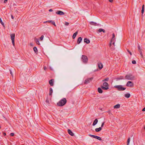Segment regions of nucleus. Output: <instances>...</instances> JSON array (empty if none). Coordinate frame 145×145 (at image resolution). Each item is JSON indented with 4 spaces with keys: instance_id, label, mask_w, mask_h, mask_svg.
<instances>
[{
    "instance_id": "nucleus-1",
    "label": "nucleus",
    "mask_w": 145,
    "mask_h": 145,
    "mask_svg": "<svg viewBox=\"0 0 145 145\" xmlns=\"http://www.w3.org/2000/svg\"><path fill=\"white\" fill-rule=\"evenodd\" d=\"M115 35L114 33H113L112 34V38L110 42V46L111 47L112 49V50H113L114 49V47H113L112 46L111 47V45L112 44L114 45V44L115 40Z\"/></svg>"
},
{
    "instance_id": "nucleus-2",
    "label": "nucleus",
    "mask_w": 145,
    "mask_h": 145,
    "mask_svg": "<svg viewBox=\"0 0 145 145\" xmlns=\"http://www.w3.org/2000/svg\"><path fill=\"white\" fill-rule=\"evenodd\" d=\"M66 103V99L65 98H63L57 103V105L59 106H62L65 105Z\"/></svg>"
},
{
    "instance_id": "nucleus-3",
    "label": "nucleus",
    "mask_w": 145,
    "mask_h": 145,
    "mask_svg": "<svg viewBox=\"0 0 145 145\" xmlns=\"http://www.w3.org/2000/svg\"><path fill=\"white\" fill-rule=\"evenodd\" d=\"M109 85L106 82H105L103 83V86H101V88L102 89L105 90H107L109 89Z\"/></svg>"
},
{
    "instance_id": "nucleus-4",
    "label": "nucleus",
    "mask_w": 145,
    "mask_h": 145,
    "mask_svg": "<svg viewBox=\"0 0 145 145\" xmlns=\"http://www.w3.org/2000/svg\"><path fill=\"white\" fill-rule=\"evenodd\" d=\"M114 88L117 89L118 91H122L125 90L126 88L123 87L122 85H117L114 86Z\"/></svg>"
},
{
    "instance_id": "nucleus-5",
    "label": "nucleus",
    "mask_w": 145,
    "mask_h": 145,
    "mask_svg": "<svg viewBox=\"0 0 145 145\" xmlns=\"http://www.w3.org/2000/svg\"><path fill=\"white\" fill-rule=\"evenodd\" d=\"M135 78V76H133L131 74H130L126 75L125 78V79L128 80H133Z\"/></svg>"
},
{
    "instance_id": "nucleus-6",
    "label": "nucleus",
    "mask_w": 145,
    "mask_h": 145,
    "mask_svg": "<svg viewBox=\"0 0 145 145\" xmlns=\"http://www.w3.org/2000/svg\"><path fill=\"white\" fill-rule=\"evenodd\" d=\"M81 60L84 63H86L88 61V58L86 56L83 55L81 57Z\"/></svg>"
},
{
    "instance_id": "nucleus-7",
    "label": "nucleus",
    "mask_w": 145,
    "mask_h": 145,
    "mask_svg": "<svg viewBox=\"0 0 145 145\" xmlns=\"http://www.w3.org/2000/svg\"><path fill=\"white\" fill-rule=\"evenodd\" d=\"M93 79V77H91L86 79L84 81V84H87L90 82Z\"/></svg>"
},
{
    "instance_id": "nucleus-8",
    "label": "nucleus",
    "mask_w": 145,
    "mask_h": 145,
    "mask_svg": "<svg viewBox=\"0 0 145 145\" xmlns=\"http://www.w3.org/2000/svg\"><path fill=\"white\" fill-rule=\"evenodd\" d=\"M15 34L13 33L10 35V37L12 41V42L13 45L14 46V38H15Z\"/></svg>"
},
{
    "instance_id": "nucleus-9",
    "label": "nucleus",
    "mask_w": 145,
    "mask_h": 145,
    "mask_svg": "<svg viewBox=\"0 0 145 145\" xmlns=\"http://www.w3.org/2000/svg\"><path fill=\"white\" fill-rule=\"evenodd\" d=\"M126 85L128 87H132L133 85L132 82L128 81Z\"/></svg>"
},
{
    "instance_id": "nucleus-10",
    "label": "nucleus",
    "mask_w": 145,
    "mask_h": 145,
    "mask_svg": "<svg viewBox=\"0 0 145 145\" xmlns=\"http://www.w3.org/2000/svg\"><path fill=\"white\" fill-rule=\"evenodd\" d=\"M56 13L58 15H62L64 14V13L60 10H58L56 12Z\"/></svg>"
},
{
    "instance_id": "nucleus-11",
    "label": "nucleus",
    "mask_w": 145,
    "mask_h": 145,
    "mask_svg": "<svg viewBox=\"0 0 145 145\" xmlns=\"http://www.w3.org/2000/svg\"><path fill=\"white\" fill-rule=\"evenodd\" d=\"M54 79H52L49 81V83L50 85L51 86H53L54 85Z\"/></svg>"
},
{
    "instance_id": "nucleus-12",
    "label": "nucleus",
    "mask_w": 145,
    "mask_h": 145,
    "mask_svg": "<svg viewBox=\"0 0 145 145\" xmlns=\"http://www.w3.org/2000/svg\"><path fill=\"white\" fill-rule=\"evenodd\" d=\"M138 51L139 52L140 55H141V56L142 57L143 55L142 54V49H141L139 45H138Z\"/></svg>"
},
{
    "instance_id": "nucleus-13",
    "label": "nucleus",
    "mask_w": 145,
    "mask_h": 145,
    "mask_svg": "<svg viewBox=\"0 0 145 145\" xmlns=\"http://www.w3.org/2000/svg\"><path fill=\"white\" fill-rule=\"evenodd\" d=\"M98 65L99 68V69H101L103 68V65L101 63H98Z\"/></svg>"
},
{
    "instance_id": "nucleus-14",
    "label": "nucleus",
    "mask_w": 145,
    "mask_h": 145,
    "mask_svg": "<svg viewBox=\"0 0 145 145\" xmlns=\"http://www.w3.org/2000/svg\"><path fill=\"white\" fill-rule=\"evenodd\" d=\"M68 132L69 134L71 136H73L74 135V133L70 130L68 129Z\"/></svg>"
},
{
    "instance_id": "nucleus-15",
    "label": "nucleus",
    "mask_w": 145,
    "mask_h": 145,
    "mask_svg": "<svg viewBox=\"0 0 145 145\" xmlns=\"http://www.w3.org/2000/svg\"><path fill=\"white\" fill-rule=\"evenodd\" d=\"M98 121V120L97 119H95L93 123L92 124V125L93 126H94L95 125H96Z\"/></svg>"
},
{
    "instance_id": "nucleus-16",
    "label": "nucleus",
    "mask_w": 145,
    "mask_h": 145,
    "mask_svg": "<svg viewBox=\"0 0 145 145\" xmlns=\"http://www.w3.org/2000/svg\"><path fill=\"white\" fill-rule=\"evenodd\" d=\"M84 42L87 44H89L90 43V40L87 38H85L84 39Z\"/></svg>"
},
{
    "instance_id": "nucleus-17",
    "label": "nucleus",
    "mask_w": 145,
    "mask_h": 145,
    "mask_svg": "<svg viewBox=\"0 0 145 145\" xmlns=\"http://www.w3.org/2000/svg\"><path fill=\"white\" fill-rule=\"evenodd\" d=\"M82 39L81 37H79L78 38L77 40V43L78 44H79L82 40Z\"/></svg>"
},
{
    "instance_id": "nucleus-18",
    "label": "nucleus",
    "mask_w": 145,
    "mask_h": 145,
    "mask_svg": "<svg viewBox=\"0 0 145 145\" xmlns=\"http://www.w3.org/2000/svg\"><path fill=\"white\" fill-rule=\"evenodd\" d=\"M90 24L91 25H93L94 26H96L97 25L96 23L93 22H90Z\"/></svg>"
},
{
    "instance_id": "nucleus-19",
    "label": "nucleus",
    "mask_w": 145,
    "mask_h": 145,
    "mask_svg": "<svg viewBox=\"0 0 145 145\" xmlns=\"http://www.w3.org/2000/svg\"><path fill=\"white\" fill-rule=\"evenodd\" d=\"M78 33V31H77L73 34V35H72V38L73 39H75Z\"/></svg>"
},
{
    "instance_id": "nucleus-20",
    "label": "nucleus",
    "mask_w": 145,
    "mask_h": 145,
    "mask_svg": "<svg viewBox=\"0 0 145 145\" xmlns=\"http://www.w3.org/2000/svg\"><path fill=\"white\" fill-rule=\"evenodd\" d=\"M102 88H98V92L99 93H101L103 92V91L102 90Z\"/></svg>"
},
{
    "instance_id": "nucleus-21",
    "label": "nucleus",
    "mask_w": 145,
    "mask_h": 145,
    "mask_svg": "<svg viewBox=\"0 0 145 145\" xmlns=\"http://www.w3.org/2000/svg\"><path fill=\"white\" fill-rule=\"evenodd\" d=\"M102 128L101 127H99V128H97L95 129V131L97 132H99L101 131L102 130Z\"/></svg>"
},
{
    "instance_id": "nucleus-22",
    "label": "nucleus",
    "mask_w": 145,
    "mask_h": 145,
    "mask_svg": "<svg viewBox=\"0 0 145 145\" xmlns=\"http://www.w3.org/2000/svg\"><path fill=\"white\" fill-rule=\"evenodd\" d=\"M116 79L117 80L124 79L123 78V76H120L119 77L116 78Z\"/></svg>"
},
{
    "instance_id": "nucleus-23",
    "label": "nucleus",
    "mask_w": 145,
    "mask_h": 145,
    "mask_svg": "<svg viewBox=\"0 0 145 145\" xmlns=\"http://www.w3.org/2000/svg\"><path fill=\"white\" fill-rule=\"evenodd\" d=\"M120 107V105L119 104H117L114 106V108H118Z\"/></svg>"
},
{
    "instance_id": "nucleus-24",
    "label": "nucleus",
    "mask_w": 145,
    "mask_h": 145,
    "mask_svg": "<svg viewBox=\"0 0 145 145\" xmlns=\"http://www.w3.org/2000/svg\"><path fill=\"white\" fill-rule=\"evenodd\" d=\"M125 97L127 98H129L130 96V94L129 93H127V94H125L124 95Z\"/></svg>"
},
{
    "instance_id": "nucleus-25",
    "label": "nucleus",
    "mask_w": 145,
    "mask_h": 145,
    "mask_svg": "<svg viewBox=\"0 0 145 145\" xmlns=\"http://www.w3.org/2000/svg\"><path fill=\"white\" fill-rule=\"evenodd\" d=\"M98 31L99 32H101L102 31L103 33H105V30L104 29L101 28L99 29Z\"/></svg>"
},
{
    "instance_id": "nucleus-26",
    "label": "nucleus",
    "mask_w": 145,
    "mask_h": 145,
    "mask_svg": "<svg viewBox=\"0 0 145 145\" xmlns=\"http://www.w3.org/2000/svg\"><path fill=\"white\" fill-rule=\"evenodd\" d=\"M35 42L37 44H38V45L40 44V43H39V41L38 39L35 38Z\"/></svg>"
},
{
    "instance_id": "nucleus-27",
    "label": "nucleus",
    "mask_w": 145,
    "mask_h": 145,
    "mask_svg": "<svg viewBox=\"0 0 145 145\" xmlns=\"http://www.w3.org/2000/svg\"><path fill=\"white\" fill-rule=\"evenodd\" d=\"M53 92V90L52 88H50V93L49 95H51L52 94Z\"/></svg>"
},
{
    "instance_id": "nucleus-28",
    "label": "nucleus",
    "mask_w": 145,
    "mask_h": 145,
    "mask_svg": "<svg viewBox=\"0 0 145 145\" xmlns=\"http://www.w3.org/2000/svg\"><path fill=\"white\" fill-rule=\"evenodd\" d=\"M33 50L35 53H37V49L36 47H34L33 48Z\"/></svg>"
},
{
    "instance_id": "nucleus-29",
    "label": "nucleus",
    "mask_w": 145,
    "mask_h": 145,
    "mask_svg": "<svg viewBox=\"0 0 145 145\" xmlns=\"http://www.w3.org/2000/svg\"><path fill=\"white\" fill-rule=\"evenodd\" d=\"M109 78H106L104 80H102L103 82H106V81H108L109 80Z\"/></svg>"
},
{
    "instance_id": "nucleus-30",
    "label": "nucleus",
    "mask_w": 145,
    "mask_h": 145,
    "mask_svg": "<svg viewBox=\"0 0 145 145\" xmlns=\"http://www.w3.org/2000/svg\"><path fill=\"white\" fill-rule=\"evenodd\" d=\"M0 22L2 25L4 26V25L3 22H2V20L1 18H0Z\"/></svg>"
},
{
    "instance_id": "nucleus-31",
    "label": "nucleus",
    "mask_w": 145,
    "mask_h": 145,
    "mask_svg": "<svg viewBox=\"0 0 145 145\" xmlns=\"http://www.w3.org/2000/svg\"><path fill=\"white\" fill-rule=\"evenodd\" d=\"M130 141V138H129L127 140V145H129V142Z\"/></svg>"
},
{
    "instance_id": "nucleus-32",
    "label": "nucleus",
    "mask_w": 145,
    "mask_h": 145,
    "mask_svg": "<svg viewBox=\"0 0 145 145\" xmlns=\"http://www.w3.org/2000/svg\"><path fill=\"white\" fill-rule=\"evenodd\" d=\"M51 22V23L53 25H54V26H56V25L55 24V22L54 21L52 20V21Z\"/></svg>"
},
{
    "instance_id": "nucleus-33",
    "label": "nucleus",
    "mask_w": 145,
    "mask_h": 145,
    "mask_svg": "<svg viewBox=\"0 0 145 145\" xmlns=\"http://www.w3.org/2000/svg\"><path fill=\"white\" fill-rule=\"evenodd\" d=\"M44 37V36L43 35H42L40 38V40H42L43 39Z\"/></svg>"
},
{
    "instance_id": "nucleus-34",
    "label": "nucleus",
    "mask_w": 145,
    "mask_h": 145,
    "mask_svg": "<svg viewBox=\"0 0 145 145\" xmlns=\"http://www.w3.org/2000/svg\"><path fill=\"white\" fill-rule=\"evenodd\" d=\"M65 24L66 25H68L69 24V23L68 22H65Z\"/></svg>"
},
{
    "instance_id": "nucleus-35",
    "label": "nucleus",
    "mask_w": 145,
    "mask_h": 145,
    "mask_svg": "<svg viewBox=\"0 0 145 145\" xmlns=\"http://www.w3.org/2000/svg\"><path fill=\"white\" fill-rule=\"evenodd\" d=\"M89 135L90 137H92L93 138H94V136L95 135H91V134H89Z\"/></svg>"
},
{
    "instance_id": "nucleus-36",
    "label": "nucleus",
    "mask_w": 145,
    "mask_h": 145,
    "mask_svg": "<svg viewBox=\"0 0 145 145\" xmlns=\"http://www.w3.org/2000/svg\"><path fill=\"white\" fill-rule=\"evenodd\" d=\"M133 64H135L136 63V61L135 60H133L132 61Z\"/></svg>"
},
{
    "instance_id": "nucleus-37",
    "label": "nucleus",
    "mask_w": 145,
    "mask_h": 145,
    "mask_svg": "<svg viewBox=\"0 0 145 145\" xmlns=\"http://www.w3.org/2000/svg\"><path fill=\"white\" fill-rule=\"evenodd\" d=\"M97 139L98 140H102V139L100 137H98Z\"/></svg>"
},
{
    "instance_id": "nucleus-38",
    "label": "nucleus",
    "mask_w": 145,
    "mask_h": 145,
    "mask_svg": "<svg viewBox=\"0 0 145 145\" xmlns=\"http://www.w3.org/2000/svg\"><path fill=\"white\" fill-rule=\"evenodd\" d=\"M127 51L131 55H132L131 52L128 50H127Z\"/></svg>"
},
{
    "instance_id": "nucleus-39",
    "label": "nucleus",
    "mask_w": 145,
    "mask_h": 145,
    "mask_svg": "<svg viewBox=\"0 0 145 145\" xmlns=\"http://www.w3.org/2000/svg\"><path fill=\"white\" fill-rule=\"evenodd\" d=\"M14 135V133H11L10 134L11 136H13Z\"/></svg>"
},
{
    "instance_id": "nucleus-40",
    "label": "nucleus",
    "mask_w": 145,
    "mask_h": 145,
    "mask_svg": "<svg viewBox=\"0 0 145 145\" xmlns=\"http://www.w3.org/2000/svg\"><path fill=\"white\" fill-rule=\"evenodd\" d=\"M104 124V122L102 123L101 126V128L103 127Z\"/></svg>"
},
{
    "instance_id": "nucleus-41",
    "label": "nucleus",
    "mask_w": 145,
    "mask_h": 145,
    "mask_svg": "<svg viewBox=\"0 0 145 145\" xmlns=\"http://www.w3.org/2000/svg\"><path fill=\"white\" fill-rule=\"evenodd\" d=\"M144 11V9L143 8L142 9V11H141V13H142V14H143V13Z\"/></svg>"
},
{
    "instance_id": "nucleus-42",
    "label": "nucleus",
    "mask_w": 145,
    "mask_h": 145,
    "mask_svg": "<svg viewBox=\"0 0 145 145\" xmlns=\"http://www.w3.org/2000/svg\"><path fill=\"white\" fill-rule=\"evenodd\" d=\"M98 137V136H97L95 135L94 137V138L97 139V138Z\"/></svg>"
},
{
    "instance_id": "nucleus-43",
    "label": "nucleus",
    "mask_w": 145,
    "mask_h": 145,
    "mask_svg": "<svg viewBox=\"0 0 145 145\" xmlns=\"http://www.w3.org/2000/svg\"><path fill=\"white\" fill-rule=\"evenodd\" d=\"M10 74L12 75V72L10 70Z\"/></svg>"
},
{
    "instance_id": "nucleus-44",
    "label": "nucleus",
    "mask_w": 145,
    "mask_h": 145,
    "mask_svg": "<svg viewBox=\"0 0 145 145\" xmlns=\"http://www.w3.org/2000/svg\"><path fill=\"white\" fill-rule=\"evenodd\" d=\"M142 111H145V107H144L142 110Z\"/></svg>"
},
{
    "instance_id": "nucleus-45",
    "label": "nucleus",
    "mask_w": 145,
    "mask_h": 145,
    "mask_svg": "<svg viewBox=\"0 0 145 145\" xmlns=\"http://www.w3.org/2000/svg\"><path fill=\"white\" fill-rule=\"evenodd\" d=\"M49 12H52V11H53V10H52V9H50L49 10Z\"/></svg>"
},
{
    "instance_id": "nucleus-46",
    "label": "nucleus",
    "mask_w": 145,
    "mask_h": 145,
    "mask_svg": "<svg viewBox=\"0 0 145 145\" xmlns=\"http://www.w3.org/2000/svg\"><path fill=\"white\" fill-rule=\"evenodd\" d=\"M44 70H46L47 69L46 67H44Z\"/></svg>"
},
{
    "instance_id": "nucleus-47",
    "label": "nucleus",
    "mask_w": 145,
    "mask_h": 145,
    "mask_svg": "<svg viewBox=\"0 0 145 145\" xmlns=\"http://www.w3.org/2000/svg\"><path fill=\"white\" fill-rule=\"evenodd\" d=\"M8 0H5L4 1V3H6L7 1Z\"/></svg>"
},
{
    "instance_id": "nucleus-48",
    "label": "nucleus",
    "mask_w": 145,
    "mask_h": 145,
    "mask_svg": "<svg viewBox=\"0 0 145 145\" xmlns=\"http://www.w3.org/2000/svg\"><path fill=\"white\" fill-rule=\"evenodd\" d=\"M11 18L12 19H14V17H13V16L12 15H11Z\"/></svg>"
},
{
    "instance_id": "nucleus-49",
    "label": "nucleus",
    "mask_w": 145,
    "mask_h": 145,
    "mask_svg": "<svg viewBox=\"0 0 145 145\" xmlns=\"http://www.w3.org/2000/svg\"><path fill=\"white\" fill-rule=\"evenodd\" d=\"M109 1L110 2H112L113 1V0H109Z\"/></svg>"
},
{
    "instance_id": "nucleus-50",
    "label": "nucleus",
    "mask_w": 145,
    "mask_h": 145,
    "mask_svg": "<svg viewBox=\"0 0 145 145\" xmlns=\"http://www.w3.org/2000/svg\"><path fill=\"white\" fill-rule=\"evenodd\" d=\"M51 21H52V20L47 21V22H49V23H51Z\"/></svg>"
},
{
    "instance_id": "nucleus-51",
    "label": "nucleus",
    "mask_w": 145,
    "mask_h": 145,
    "mask_svg": "<svg viewBox=\"0 0 145 145\" xmlns=\"http://www.w3.org/2000/svg\"><path fill=\"white\" fill-rule=\"evenodd\" d=\"M143 8L144 9V5H143L142 6V9H143Z\"/></svg>"
},
{
    "instance_id": "nucleus-52",
    "label": "nucleus",
    "mask_w": 145,
    "mask_h": 145,
    "mask_svg": "<svg viewBox=\"0 0 145 145\" xmlns=\"http://www.w3.org/2000/svg\"><path fill=\"white\" fill-rule=\"evenodd\" d=\"M3 135H6V133H3Z\"/></svg>"
},
{
    "instance_id": "nucleus-53",
    "label": "nucleus",
    "mask_w": 145,
    "mask_h": 145,
    "mask_svg": "<svg viewBox=\"0 0 145 145\" xmlns=\"http://www.w3.org/2000/svg\"><path fill=\"white\" fill-rule=\"evenodd\" d=\"M46 102L48 103L49 102V101L48 100H46Z\"/></svg>"
},
{
    "instance_id": "nucleus-54",
    "label": "nucleus",
    "mask_w": 145,
    "mask_h": 145,
    "mask_svg": "<svg viewBox=\"0 0 145 145\" xmlns=\"http://www.w3.org/2000/svg\"><path fill=\"white\" fill-rule=\"evenodd\" d=\"M46 22H47V21H46V22H44V23H46Z\"/></svg>"
},
{
    "instance_id": "nucleus-55",
    "label": "nucleus",
    "mask_w": 145,
    "mask_h": 145,
    "mask_svg": "<svg viewBox=\"0 0 145 145\" xmlns=\"http://www.w3.org/2000/svg\"><path fill=\"white\" fill-rule=\"evenodd\" d=\"M30 44L31 45V46H32V43H30Z\"/></svg>"
},
{
    "instance_id": "nucleus-56",
    "label": "nucleus",
    "mask_w": 145,
    "mask_h": 145,
    "mask_svg": "<svg viewBox=\"0 0 145 145\" xmlns=\"http://www.w3.org/2000/svg\"><path fill=\"white\" fill-rule=\"evenodd\" d=\"M3 0H0V1H2Z\"/></svg>"
},
{
    "instance_id": "nucleus-57",
    "label": "nucleus",
    "mask_w": 145,
    "mask_h": 145,
    "mask_svg": "<svg viewBox=\"0 0 145 145\" xmlns=\"http://www.w3.org/2000/svg\"><path fill=\"white\" fill-rule=\"evenodd\" d=\"M144 129H145V127H144Z\"/></svg>"
},
{
    "instance_id": "nucleus-58",
    "label": "nucleus",
    "mask_w": 145,
    "mask_h": 145,
    "mask_svg": "<svg viewBox=\"0 0 145 145\" xmlns=\"http://www.w3.org/2000/svg\"><path fill=\"white\" fill-rule=\"evenodd\" d=\"M1 128V126H0V128Z\"/></svg>"
},
{
    "instance_id": "nucleus-59",
    "label": "nucleus",
    "mask_w": 145,
    "mask_h": 145,
    "mask_svg": "<svg viewBox=\"0 0 145 145\" xmlns=\"http://www.w3.org/2000/svg\"><path fill=\"white\" fill-rule=\"evenodd\" d=\"M24 145V144H23V145Z\"/></svg>"
}]
</instances>
